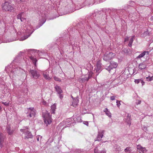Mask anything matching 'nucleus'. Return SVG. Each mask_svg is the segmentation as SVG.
<instances>
[{"label":"nucleus","mask_w":153,"mask_h":153,"mask_svg":"<svg viewBox=\"0 0 153 153\" xmlns=\"http://www.w3.org/2000/svg\"><path fill=\"white\" fill-rule=\"evenodd\" d=\"M42 19L39 20V26H37L36 28L34 29L33 27L28 25L23 28V31L22 30L21 32L26 33V34L24 37L20 39V41H23L27 38L36 29L40 27L45 23L46 20V15L45 14H43V15H42Z\"/></svg>","instance_id":"1"},{"label":"nucleus","mask_w":153,"mask_h":153,"mask_svg":"<svg viewBox=\"0 0 153 153\" xmlns=\"http://www.w3.org/2000/svg\"><path fill=\"white\" fill-rule=\"evenodd\" d=\"M15 60H14L13 62L5 68V70L8 73H10L9 74L10 77L17 74H19L20 72L23 73V71L25 73L22 69L18 67L17 66L15 65Z\"/></svg>","instance_id":"2"},{"label":"nucleus","mask_w":153,"mask_h":153,"mask_svg":"<svg viewBox=\"0 0 153 153\" xmlns=\"http://www.w3.org/2000/svg\"><path fill=\"white\" fill-rule=\"evenodd\" d=\"M29 53L30 55V56H29L30 59L33 62L35 67H36V62L39 59L38 56H42L45 53L41 51L33 49H30Z\"/></svg>","instance_id":"3"},{"label":"nucleus","mask_w":153,"mask_h":153,"mask_svg":"<svg viewBox=\"0 0 153 153\" xmlns=\"http://www.w3.org/2000/svg\"><path fill=\"white\" fill-rule=\"evenodd\" d=\"M16 95L21 103H24V102L26 101L25 97L26 94L23 91H19L16 94Z\"/></svg>","instance_id":"4"},{"label":"nucleus","mask_w":153,"mask_h":153,"mask_svg":"<svg viewBox=\"0 0 153 153\" xmlns=\"http://www.w3.org/2000/svg\"><path fill=\"white\" fill-rule=\"evenodd\" d=\"M43 117L44 118V122L47 126L50 124L52 122V120L50 113L48 111L46 112L45 114H43Z\"/></svg>","instance_id":"5"},{"label":"nucleus","mask_w":153,"mask_h":153,"mask_svg":"<svg viewBox=\"0 0 153 153\" xmlns=\"http://www.w3.org/2000/svg\"><path fill=\"white\" fill-rule=\"evenodd\" d=\"M2 8L3 10L5 11H11L13 9V7L12 4L8 1H5L2 4Z\"/></svg>","instance_id":"6"},{"label":"nucleus","mask_w":153,"mask_h":153,"mask_svg":"<svg viewBox=\"0 0 153 153\" xmlns=\"http://www.w3.org/2000/svg\"><path fill=\"white\" fill-rule=\"evenodd\" d=\"M93 74V73L92 71H88L87 75H86L85 76H82L81 78L79 79V81L81 83L85 82L91 77Z\"/></svg>","instance_id":"7"},{"label":"nucleus","mask_w":153,"mask_h":153,"mask_svg":"<svg viewBox=\"0 0 153 153\" xmlns=\"http://www.w3.org/2000/svg\"><path fill=\"white\" fill-rule=\"evenodd\" d=\"M115 54L112 52H106L104 54L103 59L105 61L109 62L115 56Z\"/></svg>","instance_id":"8"},{"label":"nucleus","mask_w":153,"mask_h":153,"mask_svg":"<svg viewBox=\"0 0 153 153\" xmlns=\"http://www.w3.org/2000/svg\"><path fill=\"white\" fill-rule=\"evenodd\" d=\"M28 112L27 117L34 118L36 115V110L33 108H27Z\"/></svg>","instance_id":"9"},{"label":"nucleus","mask_w":153,"mask_h":153,"mask_svg":"<svg viewBox=\"0 0 153 153\" xmlns=\"http://www.w3.org/2000/svg\"><path fill=\"white\" fill-rule=\"evenodd\" d=\"M29 72L31 74L33 77L35 79L38 78L40 76L39 72L35 70H30Z\"/></svg>","instance_id":"10"},{"label":"nucleus","mask_w":153,"mask_h":153,"mask_svg":"<svg viewBox=\"0 0 153 153\" xmlns=\"http://www.w3.org/2000/svg\"><path fill=\"white\" fill-rule=\"evenodd\" d=\"M117 65L118 64L116 62L114 61H111L110 63V65L106 68L105 69L110 72L111 70L113 68H116Z\"/></svg>","instance_id":"11"},{"label":"nucleus","mask_w":153,"mask_h":153,"mask_svg":"<svg viewBox=\"0 0 153 153\" xmlns=\"http://www.w3.org/2000/svg\"><path fill=\"white\" fill-rule=\"evenodd\" d=\"M56 91L58 94L59 95V97L61 100H62L63 97V95L62 94V91L58 85H56L55 87Z\"/></svg>","instance_id":"12"},{"label":"nucleus","mask_w":153,"mask_h":153,"mask_svg":"<svg viewBox=\"0 0 153 153\" xmlns=\"http://www.w3.org/2000/svg\"><path fill=\"white\" fill-rule=\"evenodd\" d=\"M21 131L22 132H25V138H31L32 137V135L31 133L29 132L27 130L25 129H20Z\"/></svg>","instance_id":"13"},{"label":"nucleus","mask_w":153,"mask_h":153,"mask_svg":"<svg viewBox=\"0 0 153 153\" xmlns=\"http://www.w3.org/2000/svg\"><path fill=\"white\" fill-rule=\"evenodd\" d=\"M137 148L140 153H147V150L145 148L143 147L140 145H137Z\"/></svg>","instance_id":"14"},{"label":"nucleus","mask_w":153,"mask_h":153,"mask_svg":"<svg viewBox=\"0 0 153 153\" xmlns=\"http://www.w3.org/2000/svg\"><path fill=\"white\" fill-rule=\"evenodd\" d=\"M104 131L103 130H100L99 131L98 134L97 136L96 141H100L101 140V138H102Z\"/></svg>","instance_id":"15"},{"label":"nucleus","mask_w":153,"mask_h":153,"mask_svg":"<svg viewBox=\"0 0 153 153\" xmlns=\"http://www.w3.org/2000/svg\"><path fill=\"white\" fill-rule=\"evenodd\" d=\"M24 12H23L20 13L17 15V18L20 19L21 22H24L25 20V19L24 18Z\"/></svg>","instance_id":"16"},{"label":"nucleus","mask_w":153,"mask_h":153,"mask_svg":"<svg viewBox=\"0 0 153 153\" xmlns=\"http://www.w3.org/2000/svg\"><path fill=\"white\" fill-rule=\"evenodd\" d=\"M149 53L148 51H144L140 54L138 56L136 57V59H140L143 57L145 55H147L149 54Z\"/></svg>","instance_id":"17"},{"label":"nucleus","mask_w":153,"mask_h":153,"mask_svg":"<svg viewBox=\"0 0 153 153\" xmlns=\"http://www.w3.org/2000/svg\"><path fill=\"white\" fill-rule=\"evenodd\" d=\"M147 66L146 63L143 62L140 64L138 65V68L140 70H143L145 69Z\"/></svg>","instance_id":"18"},{"label":"nucleus","mask_w":153,"mask_h":153,"mask_svg":"<svg viewBox=\"0 0 153 153\" xmlns=\"http://www.w3.org/2000/svg\"><path fill=\"white\" fill-rule=\"evenodd\" d=\"M87 30L85 29L84 27H82L81 28H80L79 30V32L80 35L82 36H83L84 35L87 33Z\"/></svg>","instance_id":"19"},{"label":"nucleus","mask_w":153,"mask_h":153,"mask_svg":"<svg viewBox=\"0 0 153 153\" xmlns=\"http://www.w3.org/2000/svg\"><path fill=\"white\" fill-rule=\"evenodd\" d=\"M4 142V137L3 134L0 132V148L3 147V143Z\"/></svg>","instance_id":"20"},{"label":"nucleus","mask_w":153,"mask_h":153,"mask_svg":"<svg viewBox=\"0 0 153 153\" xmlns=\"http://www.w3.org/2000/svg\"><path fill=\"white\" fill-rule=\"evenodd\" d=\"M7 130V132L9 135H12L14 131V130L11 129V128L10 126H8L6 128Z\"/></svg>","instance_id":"21"},{"label":"nucleus","mask_w":153,"mask_h":153,"mask_svg":"<svg viewBox=\"0 0 153 153\" xmlns=\"http://www.w3.org/2000/svg\"><path fill=\"white\" fill-rule=\"evenodd\" d=\"M101 64L100 62H97L96 66L95 68V70L96 71V72H98L101 68Z\"/></svg>","instance_id":"22"},{"label":"nucleus","mask_w":153,"mask_h":153,"mask_svg":"<svg viewBox=\"0 0 153 153\" xmlns=\"http://www.w3.org/2000/svg\"><path fill=\"white\" fill-rule=\"evenodd\" d=\"M78 100L77 98L74 99L73 101L72 102L71 105H72L74 107H76L78 103Z\"/></svg>","instance_id":"23"},{"label":"nucleus","mask_w":153,"mask_h":153,"mask_svg":"<svg viewBox=\"0 0 153 153\" xmlns=\"http://www.w3.org/2000/svg\"><path fill=\"white\" fill-rule=\"evenodd\" d=\"M73 119L75 123L80 122H81V117L79 116L76 117L74 116Z\"/></svg>","instance_id":"24"},{"label":"nucleus","mask_w":153,"mask_h":153,"mask_svg":"<svg viewBox=\"0 0 153 153\" xmlns=\"http://www.w3.org/2000/svg\"><path fill=\"white\" fill-rule=\"evenodd\" d=\"M48 73L49 72L48 71H44L43 72V75L45 79L49 80L51 79V78L49 76Z\"/></svg>","instance_id":"25"},{"label":"nucleus","mask_w":153,"mask_h":153,"mask_svg":"<svg viewBox=\"0 0 153 153\" xmlns=\"http://www.w3.org/2000/svg\"><path fill=\"white\" fill-rule=\"evenodd\" d=\"M103 111L105 113L106 115H107L109 117H111V113L107 108L103 110Z\"/></svg>","instance_id":"26"},{"label":"nucleus","mask_w":153,"mask_h":153,"mask_svg":"<svg viewBox=\"0 0 153 153\" xmlns=\"http://www.w3.org/2000/svg\"><path fill=\"white\" fill-rule=\"evenodd\" d=\"M132 150L131 147H127L124 149V151L126 153L132 152Z\"/></svg>","instance_id":"27"},{"label":"nucleus","mask_w":153,"mask_h":153,"mask_svg":"<svg viewBox=\"0 0 153 153\" xmlns=\"http://www.w3.org/2000/svg\"><path fill=\"white\" fill-rule=\"evenodd\" d=\"M56 109V105L55 104H54L53 105H52L51 106V112L52 114H54L55 113V112Z\"/></svg>","instance_id":"28"},{"label":"nucleus","mask_w":153,"mask_h":153,"mask_svg":"<svg viewBox=\"0 0 153 153\" xmlns=\"http://www.w3.org/2000/svg\"><path fill=\"white\" fill-rule=\"evenodd\" d=\"M126 122L129 126L131 125V118L130 116H128L127 117Z\"/></svg>","instance_id":"29"},{"label":"nucleus","mask_w":153,"mask_h":153,"mask_svg":"<svg viewBox=\"0 0 153 153\" xmlns=\"http://www.w3.org/2000/svg\"><path fill=\"white\" fill-rule=\"evenodd\" d=\"M134 36H132L131 38L130 39L129 44H128V45L130 47H131L132 46V43L134 41Z\"/></svg>","instance_id":"30"},{"label":"nucleus","mask_w":153,"mask_h":153,"mask_svg":"<svg viewBox=\"0 0 153 153\" xmlns=\"http://www.w3.org/2000/svg\"><path fill=\"white\" fill-rule=\"evenodd\" d=\"M114 148L116 151H118V152H119L121 150L120 147L117 145H116L114 146Z\"/></svg>","instance_id":"31"},{"label":"nucleus","mask_w":153,"mask_h":153,"mask_svg":"<svg viewBox=\"0 0 153 153\" xmlns=\"http://www.w3.org/2000/svg\"><path fill=\"white\" fill-rule=\"evenodd\" d=\"M134 2L133 1H130L129 3V5L130 6H133L134 5Z\"/></svg>","instance_id":"32"},{"label":"nucleus","mask_w":153,"mask_h":153,"mask_svg":"<svg viewBox=\"0 0 153 153\" xmlns=\"http://www.w3.org/2000/svg\"><path fill=\"white\" fill-rule=\"evenodd\" d=\"M54 79L56 81L61 82V80L58 77L56 76L54 77Z\"/></svg>","instance_id":"33"},{"label":"nucleus","mask_w":153,"mask_h":153,"mask_svg":"<svg viewBox=\"0 0 153 153\" xmlns=\"http://www.w3.org/2000/svg\"><path fill=\"white\" fill-rule=\"evenodd\" d=\"M120 101H118L117 100L116 101L117 105V107H119L120 105H121V104L120 103Z\"/></svg>","instance_id":"34"},{"label":"nucleus","mask_w":153,"mask_h":153,"mask_svg":"<svg viewBox=\"0 0 153 153\" xmlns=\"http://www.w3.org/2000/svg\"><path fill=\"white\" fill-rule=\"evenodd\" d=\"M140 79H135L134 82L138 84L140 82Z\"/></svg>","instance_id":"35"},{"label":"nucleus","mask_w":153,"mask_h":153,"mask_svg":"<svg viewBox=\"0 0 153 153\" xmlns=\"http://www.w3.org/2000/svg\"><path fill=\"white\" fill-rule=\"evenodd\" d=\"M94 152L95 153H100V152L98 151V149L97 147L95 148L94 149Z\"/></svg>","instance_id":"36"},{"label":"nucleus","mask_w":153,"mask_h":153,"mask_svg":"<svg viewBox=\"0 0 153 153\" xmlns=\"http://www.w3.org/2000/svg\"><path fill=\"white\" fill-rule=\"evenodd\" d=\"M16 2L18 3H20L22 2H24L25 0H16Z\"/></svg>","instance_id":"37"},{"label":"nucleus","mask_w":153,"mask_h":153,"mask_svg":"<svg viewBox=\"0 0 153 153\" xmlns=\"http://www.w3.org/2000/svg\"><path fill=\"white\" fill-rule=\"evenodd\" d=\"M2 103L6 106H7L9 105V102H2Z\"/></svg>","instance_id":"38"},{"label":"nucleus","mask_w":153,"mask_h":153,"mask_svg":"<svg viewBox=\"0 0 153 153\" xmlns=\"http://www.w3.org/2000/svg\"><path fill=\"white\" fill-rule=\"evenodd\" d=\"M151 77L149 76L148 77H146V80L148 81H151V79H150Z\"/></svg>","instance_id":"39"},{"label":"nucleus","mask_w":153,"mask_h":153,"mask_svg":"<svg viewBox=\"0 0 153 153\" xmlns=\"http://www.w3.org/2000/svg\"><path fill=\"white\" fill-rule=\"evenodd\" d=\"M142 129L144 131H146L147 130V128L146 126H143L142 127Z\"/></svg>","instance_id":"40"},{"label":"nucleus","mask_w":153,"mask_h":153,"mask_svg":"<svg viewBox=\"0 0 153 153\" xmlns=\"http://www.w3.org/2000/svg\"><path fill=\"white\" fill-rule=\"evenodd\" d=\"M141 103V100H137V101L136 102V104L137 105H138L140 104Z\"/></svg>","instance_id":"41"},{"label":"nucleus","mask_w":153,"mask_h":153,"mask_svg":"<svg viewBox=\"0 0 153 153\" xmlns=\"http://www.w3.org/2000/svg\"><path fill=\"white\" fill-rule=\"evenodd\" d=\"M115 98L116 97L115 96H112L111 97L110 99L111 100H115Z\"/></svg>","instance_id":"42"},{"label":"nucleus","mask_w":153,"mask_h":153,"mask_svg":"<svg viewBox=\"0 0 153 153\" xmlns=\"http://www.w3.org/2000/svg\"><path fill=\"white\" fill-rule=\"evenodd\" d=\"M128 37H126L124 39V42H126L128 40Z\"/></svg>","instance_id":"43"},{"label":"nucleus","mask_w":153,"mask_h":153,"mask_svg":"<svg viewBox=\"0 0 153 153\" xmlns=\"http://www.w3.org/2000/svg\"><path fill=\"white\" fill-rule=\"evenodd\" d=\"M100 153H105V150H103L100 152Z\"/></svg>","instance_id":"44"},{"label":"nucleus","mask_w":153,"mask_h":153,"mask_svg":"<svg viewBox=\"0 0 153 153\" xmlns=\"http://www.w3.org/2000/svg\"><path fill=\"white\" fill-rule=\"evenodd\" d=\"M151 81L153 80V76H152V77H151Z\"/></svg>","instance_id":"45"},{"label":"nucleus","mask_w":153,"mask_h":153,"mask_svg":"<svg viewBox=\"0 0 153 153\" xmlns=\"http://www.w3.org/2000/svg\"><path fill=\"white\" fill-rule=\"evenodd\" d=\"M85 124L87 126H88V122H86V123Z\"/></svg>","instance_id":"46"},{"label":"nucleus","mask_w":153,"mask_h":153,"mask_svg":"<svg viewBox=\"0 0 153 153\" xmlns=\"http://www.w3.org/2000/svg\"><path fill=\"white\" fill-rule=\"evenodd\" d=\"M13 85L14 88L15 87L16 85H15V84L14 83H13Z\"/></svg>","instance_id":"47"},{"label":"nucleus","mask_w":153,"mask_h":153,"mask_svg":"<svg viewBox=\"0 0 153 153\" xmlns=\"http://www.w3.org/2000/svg\"><path fill=\"white\" fill-rule=\"evenodd\" d=\"M4 97V96L3 95H2V96L1 97V98H3Z\"/></svg>","instance_id":"48"},{"label":"nucleus","mask_w":153,"mask_h":153,"mask_svg":"<svg viewBox=\"0 0 153 153\" xmlns=\"http://www.w3.org/2000/svg\"><path fill=\"white\" fill-rule=\"evenodd\" d=\"M37 141H39V138H37Z\"/></svg>","instance_id":"49"},{"label":"nucleus","mask_w":153,"mask_h":153,"mask_svg":"<svg viewBox=\"0 0 153 153\" xmlns=\"http://www.w3.org/2000/svg\"><path fill=\"white\" fill-rule=\"evenodd\" d=\"M1 109V107L0 106V110Z\"/></svg>","instance_id":"50"},{"label":"nucleus","mask_w":153,"mask_h":153,"mask_svg":"<svg viewBox=\"0 0 153 153\" xmlns=\"http://www.w3.org/2000/svg\"><path fill=\"white\" fill-rule=\"evenodd\" d=\"M6 1H10L11 0H5Z\"/></svg>","instance_id":"51"},{"label":"nucleus","mask_w":153,"mask_h":153,"mask_svg":"<svg viewBox=\"0 0 153 153\" xmlns=\"http://www.w3.org/2000/svg\"><path fill=\"white\" fill-rule=\"evenodd\" d=\"M71 43V44H72L73 43Z\"/></svg>","instance_id":"52"},{"label":"nucleus","mask_w":153,"mask_h":153,"mask_svg":"<svg viewBox=\"0 0 153 153\" xmlns=\"http://www.w3.org/2000/svg\"><path fill=\"white\" fill-rule=\"evenodd\" d=\"M152 18H153V16L152 17Z\"/></svg>","instance_id":"53"},{"label":"nucleus","mask_w":153,"mask_h":153,"mask_svg":"<svg viewBox=\"0 0 153 153\" xmlns=\"http://www.w3.org/2000/svg\"><path fill=\"white\" fill-rule=\"evenodd\" d=\"M72 98H73V97L72 96Z\"/></svg>","instance_id":"54"}]
</instances>
